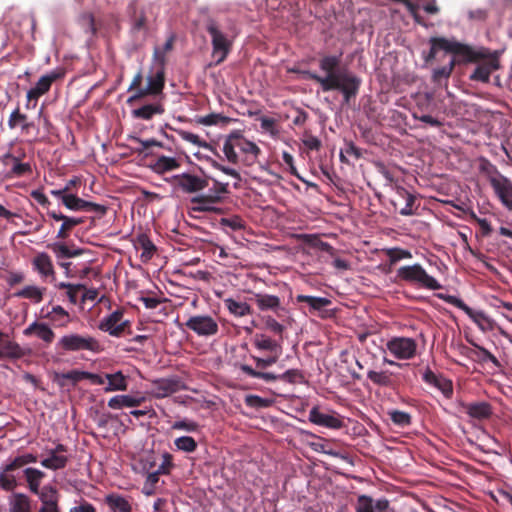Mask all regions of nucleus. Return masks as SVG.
Here are the masks:
<instances>
[{
  "mask_svg": "<svg viewBox=\"0 0 512 512\" xmlns=\"http://www.w3.org/2000/svg\"><path fill=\"white\" fill-rule=\"evenodd\" d=\"M341 56L342 54L324 55L319 59V68L325 73V76L310 70H302L299 73L304 78L317 82L324 92L340 91L344 103L349 104L359 92L361 79L349 70L340 68Z\"/></svg>",
  "mask_w": 512,
  "mask_h": 512,
  "instance_id": "f257e3e1",
  "label": "nucleus"
},
{
  "mask_svg": "<svg viewBox=\"0 0 512 512\" xmlns=\"http://www.w3.org/2000/svg\"><path fill=\"white\" fill-rule=\"evenodd\" d=\"M205 29L211 37V56L215 59L214 65H220L232 51L236 34L231 26L212 18L206 21Z\"/></svg>",
  "mask_w": 512,
  "mask_h": 512,
  "instance_id": "f03ea898",
  "label": "nucleus"
},
{
  "mask_svg": "<svg viewBox=\"0 0 512 512\" xmlns=\"http://www.w3.org/2000/svg\"><path fill=\"white\" fill-rule=\"evenodd\" d=\"M431 45L428 54L424 57L425 63L429 64L435 60L437 52L444 50L452 53L457 57H462V61H475L483 57V52H476L472 46L460 43L455 40H449L444 37H431L429 40Z\"/></svg>",
  "mask_w": 512,
  "mask_h": 512,
  "instance_id": "7ed1b4c3",
  "label": "nucleus"
},
{
  "mask_svg": "<svg viewBox=\"0 0 512 512\" xmlns=\"http://www.w3.org/2000/svg\"><path fill=\"white\" fill-rule=\"evenodd\" d=\"M380 173L391 186L394 194L391 203L395 210L402 216H411L416 213L418 205H416L417 197L403 186L399 185L394 175L384 165L380 166Z\"/></svg>",
  "mask_w": 512,
  "mask_h": 512,
  "instance_id": "20e7f679",
  "label": "nucleus"
},
{
  "mask_svg": "<svg viewBox=\"0 0 512 512\" xmlns=\"http://www.w3.org/2000/svg\"><path fill=\"white\" fill-rule=\"evenodd\" d=\"M397 277L402 281L429 290L442 288V285L433 276L429 275L420 264L400 267L397 270Z\"/></svg>",
  "mask_w": 512,
  "mask_h": 512,
  "instance_id": "39448f33",
  "label": "nucleus"
},
{
  "mask_svg": "<svg viewBox=\"0 0 512 512\" xmlns=\"http://www.w3.org/2000/svg\"><path fill=\"white\" fill-rule=\"evenodd\" d=\"M476 52H483V57L478 58L475 61H462V57H459V62L462 63H478L482 61L473 73L469 76L471 81H478L482 83H488L490 80L491 73L495 70H498L500 67L498 52H490L489 49L481 47L479 49H475Z\"/></svg>",
  "mask_w": 512,
  "mask_h": 512,
  "instance_id": "423d86ee",
  "label": "nucleus"
},
{
  "mask_svg": "<svg viewBox=\"0 0 512 512\" xmlns=\"http://www.w3.org/2000/svg\"><path fill=\"white\" fill-rule=\"evenodd\" d=\"M239 368L245 375L251 378L261 379L266 383H272L277 380L291 384L304 382L303 372L299 369H289L280 375H276L272 372L258 371L247 364H241Z\"/></svg>",
  "mask_w": 512,
  "mask_h": 512,
  "instance_id": "0eeeda50",
  "label": "nucleus"
},
{
  "mask_svg": "<svg viewBox=\"0 0 512 512\" xmlns=\"http://www.w3.org/2000/svg\"><path fill=\"white\" fill-rule=\"evenodd\" d=\"M57 347L64 352H77L82 350L98 353L101 346L98 340L91 336H82L79 334H68L60 338Z\"/></svg>",
  "mask_w": 512,
  "mask_h": 512,
  "instance_id": "6e6552de",
  "label": "nucleus"
},
{
  "mask_svg": "<svg viewBox=\"0 0 512 512\" xmlns=\"http://www.w3.org/2000/svg\"><path fill=\"white\" fill-rule=\"evenodd\" d=\"M436 297L462 310L482 331L491 327V321L483 311L473 310L460 298L444 293H437Z\"/></svg>",
  "mask_w": 512,
  "mask_h": 512,
  "instance_id": "1a4fd4ad",
  "label": "nucleus"
},
{
  "mask_svg": "<svg viewBox=\"0 0 512 512\" xmlns=\"http://www.w3.org/2000/svg\"><path fill=\"white\" fill-rule=\"evenodd\" d=\"M64 76L65 72L61 68L52 70L49 73L41 76L37 81L36 85L27 92L26 107L29 108V105L32 101H34L33 106H35L38 99L50 90L52 84L55 81L62 79Z\"/></svg>",
  "mask_w": 512,
  "mask_h": 512,
  "instance_id": "9d476101",
  "label": "nucleus"
},
{
  "mask_svg": "<svg viewBox=\"0 0 512 512\" xmlns=\"http://www.w3.org/2000/svg\"><path fill=\"white\" fill-rule=\"evenodd\" d=\"M386 348L396 359L410 360L416 356L417 342L409 337H392Z\"/></svg>",
  "mask_w": 512,
  "mask_h": 512,
  "instance_id": "9b49d317",
  "label": "nucleus"
},
{
  "mask_svg": "<svg viewBox=\"0 0 512 512\" xmlns=\"http://www.w3.org/2000/svg\"><path fill=\"white\" fill-rule=\"evenodd\" d=\"M174 468L173 463V456L168 453L164 452L162 454V461L159 464L157 471L155 472H149L146 474V479L143 485V493L145 495H153L155 493L157 484L159 482L160 475H168L170 474L171 470Z\"/></svg>",
  "mask_w": 512,
  "mask_h": 512,
  "instance_id": "f8f14e48",
  "label": "nucleus"
},
{
  "mask_svg": "<svg viewBox=\"0 0 512 512\" xmlns=\"http://www.w3.org/2000/svg\"><path fill=\"white\" fill-rule=\"evenodd\" d=\"M172 183L183 192L192 194L207 188L209 186V179L190 173H182L174 175Z\"/></svg>",
  "mask_w": 512,
  "mask_h": 512,
  "instance_id": "ddd939ff",
  "label": "nucleus"
},
{
  "mask_svg": "<svg viewBox=\"0 0 512 512\" xmlns=\"http://www.w3.org/2000/svg\"><path fill=\"white\" fill-rule=\"evenodd\" d=\"M185 326L196 333L198 336H213L218 333L219 326L217 322L209 315L191 316L185 323Z\"/></svg>",
  "mask_w": 512,
  "mask_h": 512,
  "instance_id": "4468645a",
  "label": "nucleus"
},
{
  "mask_svg": "<svg viewBox=\"0 0 512 512\" xmlns=\"http://www.w3.org/2000/svg\"><path fill=\"white\" fill-rule=\"evenodd\" d=\"M87 379L94 385H103L104 378L100 374H95L81 370H71L65 373H56L54 381L60 386H67V381L71 382L72 386H75L79 381Z\"/></svg>",
  "mask_w": 512,
  "mask_h": 512,
  "instance_id": "2eb2a0df",
  "label": "nucleus"
},
{
  "mask_svg": "<svg viewBox=\"0 0 512 512\" xmlns=\"http://www.w3.org/2000/svg\"><path fill=\"white\" fill-rule=\"evenodd\" d=\"M123 315L121 310H115L99 322L98 328L111 336L120 337L130 327L129 321H123Z\"/></svg>",
  "mask_w": 512,
  "mask_h": 512,
  "instance_id": "dca6fc26",
  "label": "nucleus"
},
{
  "mask_svg": "<svg viewBox=\"0 0 512 512\" xmlns=\"http://www.w3.org/2000/svg\"><path fill=\"white\" fill-rule=\"evenodd\" d=\"M147 86L138 89L135 94L130 96L127 100L128 104H132L136 100L144 98L148 95H157L162 92L165 84L164 71H157L154 75L149 76L147 79Z\"/></svg>",
  "mask_w": 512,
  "mask_h": 512,
  "instance_id": "f3484780",
  "label": "nucleus"
},
{
  "mask_svg": "<svg viewBox=\"0 0 512 512\" xmlns=\"http://www.w3.org/2000/svg\"><path fill=\"white\" fill-rule=\"evenodd\" d=\"M251 300L254 301L260 311H272L279 318L287 313L286 308L282 306L280 298L276 295L255 293Z\"/></svg>",
  "mask_w": 512,
  "mask_h": 512,
  "instance_id": "a211bd4d",
  "label": "nucleus"
},
{
  "mask_svg": "<svg viewBox=\"0 0 512 512\" xmlns=\"http://www.w3.org/2000/svg\"><path fill=\"white\" fill-rule=\"evenodd\" d=\"M47 215L54 221H61L62 224L56 235L57 239L65 240L70 236L71 231L74 227L81 225L85 222L84 217H71L64 215L55 210H48Z\"/></svg>",
  "mask_w": 512,
  "mask_h": 512,
  "instance_id": "6ab92c4d",
  "label": "nucleus"
},
{
  "mask_svg": "<svg viewBox=\"0 0 512 512\" xmlns=\"http://www.w3.org/2000/svg\"><path fill=\"white\" fill-rule=\"evenodd\" d=\"M390 502L386 498L374 500L371 496L360 494L354 505L355 512H387Z\"/></svg>",
  "mask_w": 512,
  "mask_h": 512,
  "instance_id": "aec40b11",
  "label": "nucleus"
},
{
  "mask_svg": "<svg viewBox=\"0 0 512 512\" xmlns=\"http://www.w3.org/2000/svg\"><path fill=\"white\" fill-rule=\"evenodd\" d=\"M309 421L313 424L330 429H340L344 426L341 416L335 412L323 413L318 407H313L309 412Z\"/></svg>",
  "mask_w": 512,
  "mask_h": 512,
  "instance_id": "412c9836",
  "label": "nucleus"
},
{
  "mask_svg": "<svg viewBox=\"0 0 512 512\" xmlns=\"http://www.w3.org/2000/svg\"><path fill=\"white\" fill-rule=\"evenodd\" d=\"M27 354L18 343L11 340L10 337L0 331V360H18Z\"/></svg>",
  "mask_w": 512,
  "mask_h": 512,
  "instance_id": "4be33fe9",
  "label": "nucleus"
},
{
  "mask_svg": "<svg viewBox=\"0 0 512 512\" xmlns=\"http://www.w3.org/2000/svg\"><path fill=\"white\" fill-rule=\"evenodd\" d=\"M460 407L463 413L478 421L489 419L493 413L492 406L486 401L461 403Z\"/></svg>",
  "mask_w": 512,
  "mask_h": 512,
  "instance_id": "5701e85b",
  "label": "nucleus"
},
{
  "mask_svg": "<svg viewBox=\"0 0 512 512\" xmlns=\"http://www.w3.org/2000/svg\"><path fill=\"white\" fill-rule=\"evenodd\" d=\"M183 388L178 378H161L153 382V395L161 399L170 396Z\"/></svg>",
  "mask_w": 512,
  "mask_h": 512,
  "instance_id": "b1692460",
  "label": "nucleus"
},
{
  "mask_svg": "<svg viewBox=\"0 0 512 512\" xmlns=\"http://www.w3.org/2000/svg\"><path fill=\"white\" fill-rule=\"evenodd\" d=\"M251 343L260 352H266L268 354L282 353L281 343L264 333L254 334Z\"/></svg>",
  "mask_w": 512,
  "mask_h": 512,
  "instance_id": "393cba45",
  "label": "nucleus"
},
{
  "mask_svg": "<svg viewBox=\"0 0 512 512\" xmlns=\"http://www.w3.org/2000/svg\"><path fill=\"white\" fill-rule=\"evenodd\" d=\"M227 193H229L228 183H222L213 179V186L209 188L208 193L193 197L191 202L197 204L218 203L222 195Z\"/></svg>",
  "mask_w": 512,
  "mask_h": 512,
  "instance_id": "a878e982",
  "label": "nucleus"
},
{
  "mask_svg": "<svg viewBox=\"0 0 512 512\" xmlns=\"http://www.w3.org/2000/svg\"><path fill=\"white\" fill-rule=\"evenodd\" d=\"M491 187L501 203L509 211H512V181L504 176L499 178V180H493Z\"/></svg>",
  "mask_w": 512,
  "mask_h": 512,
  "instance_id": "bb28decb",
  "label": "nucleus"
},
{
  "mask_svg": "<svg viewBox=\"0 0 512 512\" xmlns=\"http://www.w3.org/2000/svg\"><path fill=\"white\" fill-rule=\"evenodd\" d=\"M32 266L41 277L52 279L55 278V270L51 257L46 252L37 253L32 259Z\"/></svg>",
  "mask_w": 512,
  "mask_h": 512,
  "instance_id": "cd10ccee",
  "label": "nucleus"
},
{
  "mask_svg": "<svg viewBox=\"0 0 512 512\" xmlns=\"http://www.w3.org/2000/svg\"><path fill=\"white\" fill-rule=\"evenodd\" d=\"M25 336H36L41 339L45 344L49 345L54 341L55 333L43 322L34 321L23 331Z\"/></svg>",
  "mask_w": 512,
  "mask_h": 512,
  "instance_id": "c85d7f7f",
  "label": "nucleus"
},
{
  "mask_svg": "<svg viewBox=\"0 0 512 512\" xmlns=\"http://www.w3.org/2000/svg\"><path fill=\"white\" fill-rule=\"evenodd\" d=\"M237 141V148L246 155L244 159L245 163L247 165L254 164L261 152L260 148L254 142L244 138L241 131H239V138H237Z\"/></svg>",
  "mask_w": 512,
  "mask_h": 512,
  "instance_id": "c756f323",
  "label": "nucleus"
},
{
  "mask_svg": "<svg viewBox=\"0 0 512 512\" xmlns=\"http://www.w3.org/2000/svg\"><path fill=\"white\" fill-rule=\"evenodd\" d=\"M101 376L104 378V383L107 382V386L104 387V391L106 393L127 390V376H125L121 371L105 373Z\"/></svg>",
  "mask_w": 512,
  "mask_h": 512,
  "instance_id": "7c9ffc66",
  "label": "nucleus"
},
{
  "mask_svg": "<svg viewBox=\"0 0 512 512\" xmlns=\"http://www.w3.org/2000/svg\"><path fill=\"white\" fill-rule=\"evenodd\" d=\"M367 378L375 385L380 387H388L394 388L396 385V381L394 379V375L391 371L388 370H369L367 372Z\"/></svg>",
  "mask_w": 512,
  "mask_h": 512,
  "instance_id": "2f4dec72",
  "label": "nucleus"
},
{
  "mask_svg": "<svg viewBox=\"0 0 512 512\" xmlns=\"http://www.w3.org/2000/svg\"><path fill=\"white\" fill-rule=\"evenodd\" d=\"M165 112V108L161 102H154L143 105L134 109L132 115L134 118L142 120H151L155 115H161Z\"/></svg>",
  "mask_w": 512,
  "mask_h": 512,
  "instance_id": "473e14b6",
  "label": "nucleus"
},
{
  "mask_svg": "<svg viewBox=\"0 0 512 512\" xmlns=\"http://www.w3.org/2000/svg\"><path fill=\"white\" fill-rule=\"evenodd\" d=\"M11 160L13 162V167L11 170L5 175L6 179H11L14 177H22L26 174H30L32 172V167L29 163H21L19 158L12 155L11 153H6L3 156V161Z\"/></svg>",
  "mask_w": 512,
  "mask_h": 512,
  "instance_id": "72a5a7b5",
  "label": "nucleus"
},
{
  "mask_svg": "<svg viewBox=\"0 0 512 512\" xmlns=\"http://www.w3.org/2000/svg\"><path fill=\"white\" fill-rule=\"evenodd\" d=\"M32 501L24 493H13L9 499V511L10 512H32Z\"/></svg>",
  "mask_w": 512,
  "mask_h": 512,
  "instance_id": "f704fd0d",
  "label": "nucleus"
},
{
  "mask_svg": "<svg viewBox=\"0 0 512 512\" xmlns=\"http://www.w3.org/2000/svg\"><path fill=\"white\" fill-rule=\"evenodd\" d=\"M44 318L48 319L55 327H66L71 321L69 313L60 305L52 307V310L47 312Z\"/></svg>",
  "mask_w": 512,
  "mask_h": 512,
  "instance_id": "c9c22d12",
  "label": "nucleus"
},
{
  "mask_svg": "<svg viewBox=\"0 0 512 512\" xmlns=\"http://www.w3.org/2000/svg\"><path fill=\"white\" fill-rule=\"evenodd\" d=\"M135 248L137 250H141V260L142 262H147L152 259L156 252V246L150 240V238L146 234L138 235L135 241Z\"/></svg>",
  "mask_w": 512,
  "mask_h": 512,
  "instance_id": "e433bc0d",
  "label": "nucleus"
},
{
  "mask_svg": "<svg viewBox=\"0 0 512 512\" xmlns=\"http://www.w3.org/2000/svg\"><path fill=\"white\" fill-rule=\"evenodd\" d=\"M0 469V487L4 491H13L18 485L16 477L13 475L16 468L12 467V464L9 462L2 465Z\"/></svg>",
  "mask_w": 512,
  "mask_h": 512,
  "instance_id": "4c0bfd02",
  "label": "nucleus"
},
{
  "mask_svg": "<svg viewBox=\"0 0 512 512\" xmlns=\"http://www.w3.org/2000/svg\"><path fill=\"white\" fill-rule=\"evenodd\" d=\"M459 59L457 60L455 57L451 58L449 63L445 66L435 68L432 73V82L437 85H442V82L445 81V85H447V81L450 78L456 64H460Z\"/></svg>",
  "mask_w": 512,
  "mask_h": 512,
  "instance_id": "58836bf2",
  "label": "nucleus"
},
{
  "mask_svg": "<svg viewBox=\"0 0 512 512\" xmlns=\"http://www.w3.org/2000/svg\"><path fill=\"white\" fill-rule=\"evenodd\" d=\"M237 138H239V130L231 132L224 141L222 149L226 159L232 164H237L239 160L238 154L235 151V148H237L236 143H238Z\"/></svg>",
  "mask_w": 512,
  "mask_h": 512,
  "instance_id": "ea45409f",
  "label": "nucleus"
},
{
  "mask_svg": "<svg viewBox=\"0 0 512 512\" xmlns=\"http://www.w3.org/2000/svg\"><path fill=\"white\" fill-rule=\"evenodd\" d=\"M224 306L235 317H244L253 313V309L248 303L237 301L233 298L225 299Z\"/></svg>",
  "mask_w": 512,
  "mask_h": 512,
  "instance_id": "a19ab883",
  "label": "nucleus"
},
{
  "mask_svg": "<svg viewBox=\"0 0 512 512\" xmlns=\"http://www.w3.org/2000/svg\"><path fill=\"white\" fill-rule=\"evenodd\" d=\"M105 503L113 512H132V507L129 501L116 493L106 495Z\"/></svg>",
  "mask_w": 512,
  "mask_h": 512,
  "instance_id": "79ce46f5",
  "label": "nucleus"
},
{
  "mask_svg": "<svg viewBox=\"0 0 512 512\" xmlns=\"http://www.w3.org/2000/svg\"><path fill=\"white\" fill-rule=\"evenodd\" d=\"M144 398H136L130 395H116L108 401V406L111 409H122L126 407L139 406Z\"/></svg>",
  "mask_w": 512,
  "mask_h": 512,
  "instance_id": "37998d69",
  "label": "nucleus"
},
{
  "mask_svg": "<svg viewBox=\"0 0 512 512\" xmlns=\"http://www.w3.org/2000/svg\"><path fill=\"white\" fill-rule=\"evenodd\" d=\"M180 167V163L172 157L160 156L152 165V169L157 174H164L169 171H173Z\"/></svg>",
  "mask_w": 512,
  "mask_h": 512,
  "instance_id": "c03bdc74",
  "label": "nucleus"
},
{
  "mask_svg": "<svg viewBox=\"0 0 512 512\" xmlns=\"http://www.w3.org/2000/svg\"><path fill=\"white\" fill-rule=\"evenodd\" d=\"M36 494L42 503L41 507L58 505L59 494L55 487L45 485Z\"/></svg>",
  "mask_w": 512,
  "mask_h": 512,
  "instance_id": "a18cd8bd",
  "label": "nucleus"
},
{
  "mask_svg": "<svg viewBox=\"0 0 512 512\" xmlns=\"http://www.w3.org/2000/svg\"><path fill=\"white\" fill-rule=\"evenodd\" d=\"M24 476L28 483L30 491L34 494L40 490L41 480L44 478L45 473L36 468H26L24 470Z\"/></svg>",
  "mask_w": 512,
  "mask_h": 512,
  "instance_id": "49530a36",
  "label": "nucleus"
},
{
  "mask_svg": "<svg viewBox=\"0 0 512 512\" xmlns=\"http://www.w3.org/2000/svg\"><path fill=\"white\" fill-rule=\"evenodd\" d=\"M296 301L298 303H307L312 311H320L331 304V300L325 297L297 295Z\"/></svg>",
  "mask_w": 512,
  "mask_h": 512,
  "instance_id": "de8ad7c7",
  "label": "nucleus"
},
{
  "mask_svg": "<svg viewBox=\"0 0 512 512\" xmlns=\"http://www.w3.org/2000/svg\"><path fill=\"white\" fill-rule=\"evenodd\" d=\"M479 170L487 177L491 186L493 185V180H499V178L504 177V175L499 172L498 168L486 158L480 159Z\"/></svg>",
  "mask_w": 512,
  "mask_h": 512,
  "instance_id": "09e8293b",
  "label": "nucleus"
},
{
  "mask_svg": "<svg viewBox=\"0 0 512 512\" xmlns=\"http://www.w3.org/2000/svg\"><path fill=\"white\" fill-rule=\"evenodd\" d=\"M68 457L62 454L49 452V457L41 461V465L47 469L59 470L65 468Z\"/></svg>",
  "mask_w": 512,
  "mask_h": 512,
  "instance_id": "8fccbe9b",
  "label": "nucleus"
},
{
  "mask_svg": "<svg viewBox=\"0 0 512 512\" xmlns=\"http://www.w3.org/2000/svg\"><path fill=\"white\" fill-rule=\"evenodd\" d=\"M45 288H39L37 286L29 285L18 291L15 295L20 298L30 299L35 303H39L43 300V293Z\"/></svg>",
  "mask_w": 512,
  "mask_h": 512,
  "instance_id": "3c124183",
  "label": "nucleus"
},
{
  "mask_svg": "<svg viewBox=\"0 0 512 512\" xmlns=\"http://www.w3.org/2000/svg\"><path fill=\"white\" fill-rule=\"evenodd\" d=\"M28 116L25 113H22L20 107L17 106L10 114L8 118V127L10 129H16L20 127L21 131L24 130V127L27 126Z\"/></svg>",
  "mask_w": 512,
  "mask_h": 512,
  "instance_id": "603ef678",
  "label": "nucleus"
},
{
  "mask_svg": "<svg viewBox=\"0 0 512 512\" xmlns=\"http://www.w3.org/2000/svg\"><path fill=\"white\" fill-rule=\"evenodd\" d=\"M87 202L75 194H68V196L63 197V205L72 211H85Z\"/></svg>",
  "mask_w": 512,
  "mask_h": 512,
  "instance_id": "864d4df0",
  "label": "nucleus"
},
{
  "mask_svg": "<svg viewBox=\"0 0 512 512\" xmlns=\"http://www.w3.org/2000/svg\"><path fill=\"white\" fill-rule=\"evenodd\" d=\"M174 445L177 450L193 453L197 450L198 444L193 437L181 436L174 440Z\"/></svg>",
  "mask_w": 512,
  "mask_h": 512,
  "instance_id": "5fc2aeb1",
  "label": "nucleus"
},
{
  "mask_svg": "<svg viewBox=\"0 0 512 512\" xmlns=\"http://www.w3.org/2000/svg\"><path fill=\"white\" fill-rule=\"evenodd\" d=\"M391 421L398 427L404 428L412 423V417L409 413L400 410H391L388 412Z\"/></svg>",
  "mask_w": 512,
  "mask_h": 512,
  "instance_id": "6e6d98bb",
  "label": "nucleus"
},
{
  "mask_svg": "<svg viewBox=\"0 0 512 512\" xmlns=\"http://www.w3.org/2000/svg\"><path fill=\"white\" fill-rule=\"evenodd\" d=\"M78 24L85 33H96L95 19L91 13H82L78 18Z\"/></svg>",
  "mask_w": 512,
  "mask_h": 512,
  "instance_id": "4d7b16f0",
  "label": "nucleus"
},
{
  "mask_svg": "<svg viewBox=\"0 0 512 512\" xmlns=\"http://www.w3.org/2000/svg\"><path fill=\"white\" fill-rule=\"evenodd\" d=\"M386 256L389 259L391 265L397 263L402 259H410L412 258V254L409 250L401 249V248H390L386 250Z\"/></svg>",
  "mask_w": 512,
  "mask_h": 512,
  "instance_id": "13d9d810",
  "label": "nucleus"
},
{
  "mask_svg": "<svg viewBox=\"0 0 512 512\" xmlns=\"http://www.w3.org/2000/svg\"><path fill=\"white\" fill-rule=\"evenodd\" d=\"M171 428H172V430H178V431L196 432L199 430L200 425L193 420L185 418V419L175 421L172 424Z\"/></svg>",
  "mask_w": 512,
  "mask_h": 512,
  "instance_id": "bf43d9fd",
  "label": "nucleus"
},
{
  "mask_svg": "<svg viewBox=\"0 0 512 512\" xmlns=\"http://www.w3.org/2000/svg\"><path fill=\"white\" fill-rule=\"evenodd\" d=\"M280 355L281 354H269L265 358H261V357H258V356L251 355V358L255 362V365H256L255 369L258 370V371H263V369H265L267 367H270L273 364H275L278 361Z\"/></svg>",
  "mask_w": 512,
  "mask_h": 512,
  "instance_id": "052dcab7",
  "label": "nucleus"
},
{
  "mask_svg": "<svg viewBox=\"0 0 512 512\" xmlns=\"http://www.w3.org/2000/svg\"><path fill=\"white\" fill-rule=\"evenodd\" d=\"M229 121L230 118L216 113H211L206 116L199 117L197 119V123L205 126L217 125L219 123H228Z\"/></svg>",
  "mask_w": 512,
  "mask_h": 512,
  "instance_id": "680f3d73",
  "label": "nucleus"
},
{
  "mask_svg": "<svg viewBox=\"0 0 512 512\" xmlns=\"http://www.w3.org/2000/svg\"><path fill=\"white\" fill-rule=\"evenodd\" d=\"M220 225L228 227L233 231H239L245 228L244 220L238 215H233L229 218H221Z\"/></svg>",
  "mask_w": 512,
  "mask_h": 512,
  "instance_id": "e2e57ef3",
  "label": "nucleus"
},
{
  "mask_svg": "<svg viewBox=\"0 0 512 512\" xmlns=\"http://www.w3.org/2000/svg\"><path fill=\"white\" fill-rule=\"evenodd\" d=\"M178 134L179 136L187 141V142H190L194 145H197L199 147H204V148H207V149H212L211 145L208 144L207 142L203 141L200 139V137L197 135V134H194L192 132H188V131H184V130H180L178 131Z\"/></svg>",
  "mask_w": 512,
  "mask_h": 512,
  "instance_id": "0e129e2a",
  "label": "nucleus"
},
{
  "mask_svg": "<svg viewBox=\"0 0 512 512\" xmlns=\"http://www.w3.org/2000/svg\"><path fill=\"white\" fill-rule=\"evenodd\" d=\"M47 248L54 253L55 257L59 261L61 259L68 258L69 247L63 242L49 243V244H47Z\"/></svg>",
  "mask_w": 512,
  "mask_h": 512,
  "instance_id": "69168bd1",
  "label": "nucleus"
},
{
  "mask_svg": "<svg viewBox=\"0 0 512 512\" xmlns=\"http://www.w3.org/2000/svg\"><path fill=\"white\" fill-rule=\"evenodd\" d=\"M263 321H264L266 329H268L270 332L274 333L275 335L280 336V338L282 339V335L285 330V327L282 324H280L272 316L264 317Z\"/></svg>",
  "mask_w": 512,
  "mask_h": 512,
  "instance_id": "338daca9",
  "label": "nucleus"
},
{
  "mask_svg": "<svg viewBox=\"0 0 512 512\" xmlns=\"http://www.w3.org/2000/svg\"><path fill=\"white\" fill-rule=\"evenodd\" d=\"M433 386L439 389L446 398H450L453 394L452 382L443 376H438Z\"/></svg>",
  "mask_w": 512,
  "mask_h": 512,
  "instance_id": "774afa93",
  "label": "nucleus"
}]
</instances>
